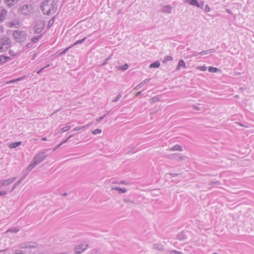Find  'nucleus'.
<instances>
[{
	"mask_svg": "<svg viewBox=\"0 0 254 254\" xmlns=\"http://www.w3.org/2000/svg\"><path fill=\"white\" fill-rule=\"evenodd\" d=\"M41 9L43 14L49 15L56 12L57 7L53 0H46L42 3Z\"/></svg>",
	"mask_w": 254,
	"mask_h": 254,
	"instance_id": "nucleus-1",
	"label": "nucleus"
},
{
	"mask_svg": "<svg viewBox=\"0 0 254 254\" xmlns=\"http://www.w3.org/2000/svg\"><path fill=\"white\" fill-rule=\"evenodd\" d=\"M12 36L14 39L18 43H23L27 39V33L26 31L14 30Z\"/></svg>",
	"mask_w": 254,
	"mask_h": 254,
	"instance_id": "nucleus-2",
	"label": "nucleus"
},
{
	"mask_svg": "<svg viewBox=\"0 0 254 254\" xmlns=\"http://www.w3.org/2000/svg\"><path fill=\"white\" fill-rule=\"evenodd\" d=\"M11 40L7 37H4L0 39V51H6L11 46Z\"/></svg>",
	"mask_w": 254,
	"mask_h": 254,
	"instance_id": "nucleus-3",
	"label": "nucleus"
},
{
	"mask_svg": "<svg viewBox=\"0 0 254 254\" xmlns=\"http://www.w3.org/2000/svg\"><path fill=\"white\" fill-rule=\"evenodd\" d=\"M47 155L46 151H40L34 156L32 160L35 164L38 165L42 162L47 157Z\"/></svg>",
	"mask_w": 254,
	"mask_h": 254,
	"instance_id": "nucleus-4",
	"label": "nucleus"
},
{
	"mask_svg": "<svg viewBox=\"0 0 254 254\" xmlns=\"http://www.w3.org/2000/svg\"><path fill=\"white\" fill-rule=\"evenodd\" d=\"M21 13L25 15L33 13V8L31 4H24L21 9Z\"/></svg>",
	"mask_w": 254,
	"mask_h": 254,
	"instance_id": "nucleus-5",
	"label": "nucleus"
},
{
	"mask_svg": "<svg viewBox=\"0 0 254 254\" xmlns=\"http://www.w3.org/2000/svg\"><path fill=\"white\" fill-rule=\"evenodd\" d=\"M45 27V22L44 21H38L34 27V32L36 34L40 33Z\"/></svg>",
	"mask_w": 254,
	"mask_h": 254,
	"instance_id": "nucleus-6",
	"label": "nucleus"
},
{
	"mask_svg": "<svg viewBox=\"0 0 254 254\" xmlns=\"http://www.w3.org/2000/svg\"><path fill=\"white\" fill-rule=\"evenodd\" d=\"M88 248V244H81L75 246L74 248L75 254H80Z\"/></svg>",
	"mask_w": 254,
	"mask_h": 254,
	"instance_id": "nucleus-7",
	"label": "nucleus"
},
{
	"mask_svg": "<svg viewBox=\"0 0 254 254\" xmlns=\"http://www.w3.org/2000/svg\"><path fill=\"white\" fill-rule=\"evenodd\" d=\"M168 158L171 160H183L186 158V156L180 153H174L168 156Z\"/></svg>",
	"mask_w": 254,
	"mask_h": 254,
	"instance_id": "nucleus-8",
	"label": "nucleus"
},
{
	"mask_svg": "<svg viewBox=\"0 0 254 254\" xmlns=\"http://www.w3.org/2000/svg\"><path fill=\"white\" fill-rule=\"evenodd\" d=\"M16 178L13 177L9 179L1 180V185L0 186H8L13 183L15 180Z\"/></svg>",
	"mask_w": 254,
	"mask_h": 254,
	"instance_id": "nucleus-9",
	"label": "nucleus"
},
{
	"mask_svg": "<svg viewBox=\"0 0 254 254\" xmlns=\"http://www.w3.org/2000/svg\"><path fill=\"white\" fill-rule=\"evenodd\" d=\"M172 7L170 5L163 6L161 9V11L163 13L170 14L172 12Z\"/></svg>",
	"mask_w": 254,
	"mask_h": 254,
	"instance_id": "nucleus-10",
	"label": "nucleus"
},
{
	"mask_svg": "<svg viewBox=\"0 0 254 254\" xmlns=\"http://www.w3.org/2000/svg\"><path fill=\"white\" fill-rule=\"evenodd\" d=\"M152 249L157 250L160 252H164L165 251L163 245L161 244H154L152 246Z\"/></svg>",
	"mask_w": 254,
	"mask_h": 254,
	"instance_id": "nucleus-11",
	"label": "nucleus"
},
{
	"mask_svg": "<svg viewBox=\"0 0 254 254\" xmlns=\"http://www.w3.org/2000/svg\"><path fill=\"white\" fill-rule=\"evenodd\" d=\"M150 80V78L144 79L143 81L140 82L139 84L137 85L134 88V90H137L141 88L144 85L146 84Z\"/></svg>",
	"mask_w": 254,
	"mask_h": 254,
	"instance_id": "nucleus-12",
	"label": "nucleus"
},
{
	"mask_svg": "<svg viewBox=\"0 0 254 254\" xmlns=\"http://www.w3.org/2000/svg\"><path fill=\"white\" fill-rule=\"evenodd\" d=\"M11 59V58L10 57L4 56V55H1L0 56V64H3Z\"/></svg>",
	"mask_w": 254,
	"mask_h": 254,
	"instance_id": "nucleus-13",
	"label": "nucleus"
},
{
	"mask_svg": "<svg viewBox=\"0 0 254 254\" xmlns=\"http://www.w3.org/2000/svg\"><path fill=\"white\" fill-rule=\"evenodd\" d=\"M7 14V10L5 9L2 8L0 11V21L2 22L4 20L6 15Z\"/></svg>",
	"mask_w": 254,
	"mask_h": 254,
	"instance_id": "nucleus-14",
	"label": "nucleus"
},
{
	"mask_svg": "<svg viewBox=\"0 0 254 254\" xmlns=\"http://www.w3.org/2000/svg\"><path fill=\"white\" fill-rule=\"evenodd\" d=\"M5 2L6 3V5L9 7H11L13 6L14 4H15L18 0H4Z\"/></svg>",
	"mask_w": 254,
	"mask_h": 254,
	"instance_id": "nucleus-15",
	"label": "nucleus"
},
{
	"mask_svg": "<svg viewBox=\"0 0 254 254\" xmlns=\"http://www.w3.org/2000/svg\"><path fill=\"white\" fill-rule=\"evenodd\" d=\"M128 67V64H125L121 66H116V68L119 70L124 71L126 70Z\"/></svg>",
	"mask_w": 254,
	"mask_h": 254,
	"instance_id": "nucleus-16",
	"label": "nucleus"
},
{
	"mask_svg": "<svg viewBox=\"0 0 254 254\" xmlns=\"http://www.w3.org/2000/svg\"><path fill=\"white\" fill-rule=\"evenodd\" d=\"M191 5L196 6L197 7L202 8L203 3L200 4L197 0H191Z\"/></svg>",
	"mask_w": 254,
	"mask_h": 254,
	"instance_id": "nucleus-17",
	"label": "nucleus"
},
{
	"mask_svg": "<svg viewBox=\"0 0 254 254\" xmlns=\"http://www.w3.org/2000/svg\"><path fill=\"white\" fill-rule=\"evenodd\" d=\"M182 67H185L186 64L183 60H180L179 61L178 64L176 68V70H178L180 69Z\"/></svg>",
	"mask_w": 254,
	"mask_h": 254,
	"instance_id": "nucleus-18",
	"label": "nucleus"
},
{
	"mask_svg": "<svg viewBox=\"0 0 254 254\" xmlns=\"http://www.w3.org/2000/svg\"><path fill=\"white\" fill-rule=\"evenodd\" d=\"M112 189L118 191L119 193H125L127 191V190L125 188H121L118 187H113Z\"/></svg>",
	"mask_w": 254,
	"mask_h": 254,
	"instance_id": "nucleus-19",
	"label": "nucleus"
},
{
	"mask_svg": "<svg viewBox=\"0 0 254 254\" xmlns=\"http://www.w3.org/2000/svg\"><path fill=\"white\" fill-rule=\"evenodd\" d=\"M22 143L21 141H17V142H14L13 143H10L8 147L10 148H16L17 146H20Z\"/></svg>",
	"mask_w": 254,
	"mask_h": 254,
	"instance_id": "nucleus-20",
	"label": "nucleus"
},
{
	"mask_svg": "<svg viewBox=\"0 0 254 254\" xmlns=\"http://www.w3.org/2000/svg\"><path fill=\"white\" fill-rule=\"evenodd\" d=\"M160 64L159 61H156L150 64L149 67L150 68H158L160 66Z\"/></svg>",
	"mask_w": 254,
	"mask_h": 254,
	"instance_id": "nucleus-21",
	"label": "nucleus"
},
{
	"mask_svg": "<svg viewBox=\"0 0 254 254\" xmlns=\"http://www.w3.org/2000/svg\"><path fill=\"white\" fill-rule=\"evenodd\" d=\"M170 151H182V147L181 146L176 144L172 147L169 148Z\"/></svg>",
	"mask_w": 254,
	"mask_h": 254,
	"instance_id": "nucleus-22",
	"label": "nucleus"
},
{
	"mask_svg": "<svg viewBox=\"0 0 254 254\" xmlns=\"http://www.w3.org/2000/svg\"><path fill=\"white\" fill-rule=\"evenodd\" d=\"M37 165L36 164H35V162L32 160L30 163L28 165L26 168L27 171H30L32 170Z\"/></svg>",
	"mask_w": 254,
	"mask_h": 254,
	"instance_id": "nucleus-23",
	"label": "nucleus"
},
{
	"mask_svg": "<svg viewBox=\"0 0 254 254\" xmlns=\"http://www.w3.org/2000/svg\"><path fill=\"white\" fill-rule=\"evenodd\" d=\"M70 128V127L69 126H65L64 127L60 129L58 131V133H62L65 131H66L67 130H68Z\"/></svg>",
	"mask_w": 254,
	"mask_h": 254,
	"instance_id": "nucleus-24",
	"label": "nucleus"
},
{
	"mask_svg": "<svg viewBox=\"0 0 254 254\" xmlns=\"http://www.w3.org/2000/svg\"><path fill=\"white\" fill-rule=\"evenodd\" d=\"M215 52V49H210L208 50L202 51L200 53H199L198 54L204 55L208 54L209 53H214Z\"/></svg>",
	"mask_w": 254,
	"mask_h": 254,
	"instance_id": "nucleus-25",
	"label": "nucleus"
},
{
	"mask_svg": "<svg viewBox=\"0 0 254 254\" xmlns=\"http://www.w3.org/2000/svg\"><path fill=\"white\" fill-rule=\"evenodd\" d=\"M177 239L179 240H183L186 239V236L184 232H182L177 235Z\"/></svg>",
	"mask_w": 254,
	"mask_h": 254,
	"instance_id": "nucleus-26",
	"label": "nucleus"
},
{
	"mask_svg": "<svg viewBox=\"0 0 254 254\" xmlns=\"http://www.w3.org/2000/svg\"><path fill=\"white\" fill-rule=\"evenodd\" d=\"M55 16H53L49 21L48 24L47 28L49 29L53 25L55 21Z\"/></svg>",
	"mask_w": 254,
	"mask_h": 254,
	"instance_id": "nucleus-27",
	"label": "nucleus"
},
{
	"mask_svg": "<svg viewBox=\"0 0 254 254\" xmlns=\"http://www.w3.org/2000/svg\"><path fill=\"white\" fill-rule=\"evenodd\" d=\"M37 246V244L36 243L29 242L26 244V245L25 246V247L27 248H33L36 247Z\"/></svg>",
	"mask_w": 254,
	"mask_h": 254,
	"instance_id": "nucleus-28",
	"label": "nucleus"
},
{
	"mask_svg": "<svg viewBox=\"0 0 254 254\" xmlns=\"http://www.w3.org/2000/svg\"><path fill=\"white\" fill-rule=\"evenodd\" d=\"M203 108L202 105H201V107L197 106L194 105H191V110L194 111H200Z\"/></svg>",
	"mask_w": 254,
	"mask_h": 254,
	"instance_id": "nucleus-29",
	"label": "nucleus"
},
{
	"mask_svg": "<svg viewBox=\"0 0 254 254\" xmlns=\"http://www.w3.org/2000/svg\"><path fill=\"white\" fill-rule=\"evenodd\" d=\"M41 37L42 35L34 36L32 38L31 41L33 43H35L40 39V38H41Z\"/></svg>",
	"mask_w": 254,
	"mask_h": 254,
	"instance_id": "nucleus-30",
	"label": "nucleus"
},
{
	"mask_svg": "<svg viewBox=\"0 0 254 254\" xmlns=\"http://www.w3.org/2000/svg\"><path fill=\"white\" fill-rule=\"evenodd\" d=\"M86 37H84L83 39H82L81 40H77L73 44L72 46H74V45H76L77 44H82L86 40Z\"/></svg>",
	"mask_w": 254,
	"mask_h": 254,
	"instance_id": "nucleus-31",
	"label": "nucleus"
},
{
	"mask_svg": "<svg viewBox=\"0 0 254 254\" xmlns=\"http://www.w3.org/2000/svg\"><path fill=\"white\" fill-rule=\"evenodd\" d=\"M159 101V98L158 96H154L150 99V101L151 103H154L155 102H157Z\"/></svg>",
	"mask_w": 254,
	"mask_h": 254,
	"instance_id": "nucleus-32",
	"label": "nucleus"
},
{
	"mask_svg": "<svg viewBox=\"0 0 254 254\" xmlns=\"http://www.w3.org/2000/svg\"><path fill=\"white\" fill-rule=\"evenodd\" d=\"M19 231V229H17V228L16 227H14V228H10L8 230H7L6 232H13V233H17Z\"/></svg>",
	"mask_w": 254,
	"mask_h": 254,
	"instance_id": "nucleus-33",
	"label": "nucleus"
},
{
	"mask_svg": "<svg viewBox=\"0 0 254 254\" xmlns=\"http://www.w3.org/2000/svg\"><path fill=\"white\" fill-rule=\"evenodd\" d=\"M10 24L11 26H12V27L13 26L16 28H17L19 26V23L14 20L11 21L10 22Z\"/></svg>",
	"mask_w": 254,
	"mask_h": 254,
	"instance_id": "nucleus-34",
	"label": "nucleus"
},
{
	"mask_svg": "<svg viewBox=\"0 0 254 254\" xmlns=\"http://www.w3.org/2000/svg\"><path fill=\"white\" fill-rule=\"evenodd\" d=\"M24 78V77L22 76V77H19V78H17L16 79H12V80H11L7 82V83H14V82H17V81H20L22 79H23Z\"/></svg>",
	"mask_w": 254,
	"mask_h": 254,
	"instance_id": "nucleus-35",
	"label": "nucleus"
},
{
	"mask_svg": "<svg viewBox=\"0 0 254 254\" xmlns=\"http://www.w3.org/2000/svg\"><path fill=\"white\" fill-rule=\"evenodd\" d=\"M72 47V46H70L66 48H65L64 50H63L62 52H61L59 54V56H62L63 55L66 54V53L67 52V51L69 49V48Z\"/></svg>",
	"mask_w": 254,
	"mask_h": 254,
	"instance_id": "nucleus-36",
	"label": "nucleus"
},
{
	"mask_svg": "<svg viewBox=\"0 0 254 254\" xmlns=\"http://www.w3.org/2000/svg\"><path fill=\"white\" fill-rule=\"evenodd\" d=\"M221 183L220 181H212V182H210L209 183V185L210 186H211V185H221Z\"/></svg>",
	"mask_w": 254,
	"mask_h": 254,
	"instance_id": "nucleus-37",
	"label": "nucleus"
},
{
	"mask_svg": "<svg viewBox=\"0 0 254 254\" xmlns=\"http://www.w3.org/2000/svg\"><path fill=\"white\" fill-rule=\"evenodd\" d=\"M169 254H183L181 252L177 251L176 250H172L168 251Z\"/></svg>",
	"mask_w": 254,
	"mask_h": 254,
	"instance_id": "nucleus-38",
	"label": "nucleus"
},
{
	"mask_svg": "<svg viewBox=\"0 0 254 254\" xmlns=\"http://www.w3.org/2000/svg\"><path fill=\"white\" fill-rule=\"evenodd\" d=\"M217 70L218 69L216 67H213L212 66H209L208 67V71L210 72H216Z\"/></svg>",
	"mask_w": 254,
	"mask_h": 254,
	"instance_id": "nucleus-39",
	"label": "nucleus"
},
{
	"mask_svg": "<svg viewBox=\"0 0 254 254\" xmlns=\"http://www.w3.org/2000/svg\"><path fill=\"white\" fill-rule=\"evenodd\" d=\"M172 60L173 58L172 56H167L165 58V59L163 61V63L164 64H166L168 61H172Z\"/></svg>",
	"mask_w": 254,
	"mask_h": 254,
	"instance_id": "nucleus-40",
	"label": "nucleus"
},
{
	"mask_svg": "<svg viewBox=\"0 0 254 254\" xmlns=\"http://www.w3.org/2000/svg\"><path fill=\"white\" fill-rule=\"evenodd\" d=\"M110 111H108V113L106 114H105L104 116L100 117V118H97L96 121L97 122H101L102 120H103V119L106 117L107 115V114L110 113Z\"/></svg>",
	"mask_w": 254,
	"mask_h": 254,
	"instance_id": "nucleus-41",
	"label": "nucleus"
},
{
	"mask_svg": "<svg viewBox=\"0 0 254 254\" xmlns=\"http://www.w3.org/2000/svg\"><path fill=\"white\" fill-rule=\"evenodd\" d=\"M111 56L112 55H110V56H109L108 57H107L103 62V63L102 64V65H106L108 61L111 59Z\"/></svg>",
	"mask_w": 254,
	"mask_h": 254,
	"instance_id": "nucleus-42",
	"label": "nucleus"
},
{
	"mask_svg": "<svg viewBox=\"0 0 254 254\" xmlns=\"http://www.w3.org/2000/svg\"><path fill=\"white\" fill-rule=\"evenodd\" d=\"M50 66V64H47L46 66L41 68L40 69L37 71V73L38 74H40L46 68L49 67Z\"/></svg>",
	"mask_w": 254,
	"mask_h": 254,
	"instance_id": "nucleus-43",
	"label": "nucleus"
},
{
	"mask_svg": "<svg viewBox=\"0 0 254 254\" xmlns=\"http://www.w3.org/2000/svg\"><path fill=\"white\" fill-rule=\"evenodd\" d=\"M74 135V134H71L70 135H69L65 140H64V141H63L62 142V143H63V144L64 143H66L72 137H73V136Z\"/></svg>",
	"mask_w": 254,
	"mask_h": 254,
	"instance_id": "nucleus-44",
	"label": "nucleus"
},
{
	"mask_svg": "<svg viewBox=\"0 0 254 254\" xmlns=\"http://www.w3.org/2000/svg\"><path fill=\"white\" fill-rule=\"evenodd\" d=\"M101 131H102V130L101 129L97 128V129H95V130H93L92 131V133L93 134H96L97 133H101Z\"/></svg>",
	"mask_w": 254,
	"mask_h": 254,
	"instance_id": "nucleus-45",
	"label": "nucleus"
},
{
	"mask_svg": "<svg viewBox=\"0 0 254 254\" xmlns=\"http://www.w3.org/2000/svg\"><path fill=\"white\" fill-rule=\"evenodd\" d=\"M196 69L201 71H205L207 69V67L205 66H199L196 67Z\"/></svg>",
	"mask_w": 254,
	"mask_h": 254,
	"instance_id": "nucleus-46",
	"label": "nucleus"
},
{
	"mask_svg": "<svg viewBox=\"0 0 254 254\" xmlns=\"http://www.w3.org/2000/svg\"><path fill=\"white\" fill-rule=\"evenodd\" d=\"M124 201L127 203H131V204L134 203V202L133 200H130L129 199H128V198L124 199Z\"/></svg>",
	"mask_w": 254,
	"mask_h": 254,
	"instance_id": "nucleus-47",
	"label": "nucleus"
},
{
	"mask_svg": "<svg viewBox=\"0 0 254 254\" xmlns=\"http://www.w3.org/2000/svg\"><path fill=\"white\" fill-rule=\"evenodd\" d=\"M122 94L120 93L116 97H115L114 100H113V102H117L119 101V100L120 99V98L122 97Z\"/></svg>",
	"mask_w": 254,
	"mask_h": 254,
	"instance_id": "nucleus-48",
	"label": "nucleus"
},
{
	"mask_svg": "<svg viewBox=\"0 0 254 254\" xmlns=\"http://www.w3.org/2000/svg\"><path fill=\"white\" fill-rule=\"evenodd\" d=\"M89 125H86V126H82V127H75L74 129H73V130L74 131H78L79 130H80V129L81 128H85V127H88Z\"/></svg>",
	"mask_w": 254,
	"mask_h": 254,
	"instance_id": "nucleus-49",
	"label": "nucleus"
},
{
	"mask_svg": "<svg viewBox=\"0 0 254 254\" xmlns=\"http://www.w3.org/2000/svg\"><path fill=\"white\" fill-rule=\"evenodd\" d=\"M27 174L25 175L23 177H22L21 178H20L16 183V185L18 186L21 183V182L22 181V180L25 178V177L26 176Z\"/></svg>",
	"mask_w": 254,
	"mask_h": 254,
	"instance_id": "nucleus-50",
	"label": "nucleus"
},
{
	"mask_svg": "<svg viewBox=\"0 0 254 254\" xmlns=\"http://www.w3.org/2000/svg\"><path fill=\"white\" fill-rule=\"evenodd\" d=\"M24 254V253L22 251L18 250H16L15 251V253L14 254Z\"/></svg>",
	"mask_w": 254,
	"mask_h": 254,
	"instance_id": "nucleus-51",
	"label": "nucleus"
},
{
	"mask_svg": "<svg viewBox=\"0 0 254 254\" xmlns=\"http://www.w3.org/2000/svg\"><path fill=\"white\" fill-rule=\"evenodd\" d=\"M7 193V192L6 190L0 191V196H5Z\"/></svg>",
	"mask_w": 254,
	"mask_h": 254,
	"instance_id": "nucleus-52",
	"label": "nucleus"
},
{
	"mask_svg": "<svg viewBox=\"0 0 254 254\" xmlns=\"http://www.w3.org/2000/svg\"><path fill=\"white\" fill-rule=\"evenodd\" d=\"M8 54L11 56H15V54L14 53V52L12 51V50H9V51H8Z\"/></svg>",
	"mask_w": 254,
	"mask_h": 254,
	"instance_id": "nucleus-53",
	"label": "nucleus"
},
{
	"mask_svg": "<svg viewBox=\"0 0 254 254\" xmlns=\"http://www.w3.org/2000/svg\"><path fill=\"white\" fill-rule=\"evenodd\" d=\"M210 11V8L208 5H206L205 7V11L207 12Z\"/></svg>",
	"mask_w": 254,
	"mask_h": 254,
	"instance_id": "nucleus-54",
	"label": "nucleus"
},
{
	"mask_svg": "<svg viewBox=\"0 0 254 254\" xmlns=\"http://www.w3.org/2000/svg\"><path fill=\"white\" fill-rule=\"evenodd\" d=\"M135 148V147H132L130 148L129 150H128L126 153L127 154H129L131 152H132L134 151V149Z\"/></svg>",
	"mask_w": 254,
	"mask_h": 254,
	"instance_id": "nucleus-55",
	"label": "nucleus"
},
{
	"mask_svg": "<svg viewBox=\"0 0 254 254\" xmlns=\"http://www.w3.org/2000/svg\"><path fill=\"white\" fill-rule=\"evenodd\" d=\"M169 175L171 176H172V177H177L179 174H176V173H169Z\"/></svg>",
	"mask_w": 254,
	"mask_h": 254,
	"instance_id": "nucleus-56",
	"label": "nucleus"
},
{
	"mask_svg": "<svg viewBox=\"0 0 254 254\" xmlns=\"http://www.w3.org/2000/svg\"><path fill=\"white\" fill-rule=\"evenodd\" d=\"M63 144V143H60V144H59L54 149V150H56L57 149H58V148H59Z\"/></svg>",
	"mask_w": 254,
	"mask_h": 254,
	"instance_id": "nucleus-57",
	"label": "nucleus"
},
{
	"mask_svg": "<svg viewBox=\"0 0 254 254\" xmlns=\"http://www.w3.org/2000/svg\"><path fill=\"white\" fill-rule=\"evenodd\" d=\"M17 186L16 185V184H14L13 186L12 187L11 190H10V192L12 191L17 187Z\"/></svg>",
	"mask_w": 254,
	"mask_h": 254,
	"instance_id": "nucleus-58",
	"label": "nucleus"
},
{
	"mask_svg": "<svg viewBox=\"0 0 254 254\" xmlns=\"http://www.w3.org/2000/svg\"><path fill=\"white\" fill-rule=\"evenodd\" d=\"M141 92H142V91H138V92H137L136 93V95H136V96H139V95H140L141 94Z\"/></svg>",
	"mask_w": 254,
	"mask_h": 254,
	"instance_id": "nucleus-59",
	"label": "nucleus"
},
{
	"mask_svg": "<svg viewBox=\"0 0 254 254\" xmlns=\"http://www.w3.org/2000/svg\"><path fill=\"white\" fill-rule=\"evenodd\" d=\"M226 12H227V13H229V14H232V11H231L230 9H227L226 10Z\"/></svg>",
	"mask_w": 254,
	"mask_h": 254,
	"instance_id": "nucleus-60",
	"label": "nucleus"
},
{
	"mask_svg": "<svg viewBox=\"0 0 254 254\" xmlns=\"http://www.w3.org/2000/svg\"><path fill=\"white\" fill-rule=\"evenodd\" d=\"M185 2L190 4V0H186Z\"/></svg>",
	"mask_w": 254,
	"mask_h": 254,
	"instance_id": "nucleus-61",
	"label": "nucleus"
},
{
	"mask_svg": "<svg viewBox=\"0 0 254 254\" xmlns=\"http://www.w3.org/2000/svg\"><path fill=\"white\" fill-rule=\"evenodd\" d=\"M6 251V250H3V251H0V254H5L4 253V252H5V251Z\"/></svg>",
	"mask_w": 254,
	"mask_h": 254,
	"instance_id": "nucleus-62",
	"label": "nucleus"
},
{
	"mask_svg": "<svg viewBox=\"0 0 254 254\" xmlns=\"http://www.w3.org/2000/svg\"><path fill=\"white\" fill-rule=\"evenodd\" d=\"M31 46V44H30V43H28V44H27L26 45V47H27V48H29V47H30Z\"/></svg>",
	"mask_w": 254,
	"mask_h": 254,
	"instance_id": "nucleus-63",
	"label": "nucleus"
},
{
	"mask_svg": "<svg viewBox=\"0 0 254 254\" xmlns=\"http://www.w3.org/2000/svg\"><path fill=\"white\" fill-rule=\"evenodd\" d=\"M42 140H43V141H46V140H47V137H43L42 138Z\"/></svg>",
	"mask_w": 254,
	"mask_h": 254,
	"instance_id": "nucleus-64",
	"label": "nucleus"
}]
</instances>
